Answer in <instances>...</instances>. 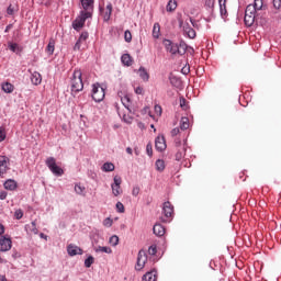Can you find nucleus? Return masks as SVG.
<instances>
[{"label": "nucleus", "instance_id": "50", "mask_svg": "<svg viewBox=\"0 0 281 281\" xmlns=\"http://www.w3.org/2000/svg\"><path fill=\"white\" fill-rule=\"evenodd\" d=\"M179 133H181V128L175 127V128L171 131V136H172V137H177V135H179Z\"/></svg>", "mask_w": 281, "mask_h": 281}, {"label": "nucleus", "instance_id": "25", "mask_svg": "<svg viewBox=\"0 0 281 281\" xmlns=\"http://www.w3.org/2000/svg\"><path fill=\"white\" fill-rule=\"evenodd\" d=\"M138 75H139V78H142V80H144V82H148L150 76L148 75V71H146V68L140 67L138 69Z\"/></svg>", "mask_w": 281, "mask_h": 281}, {"label": "nucleus", "instance_id": "28", "mask_svg": "<svg viewBox=\"0 0 281 281\" xmlns=\"http://www.w3.org/2000/svg\"><path fill=\"white\" fill-rule=\"evenodd\" d=\"M186 52H188V44H186V42L183 41H180V43L178 44V54L180 56H183Z\"/></svg>", "mask_w": 281, "mask_h": 281}, {"label": "nucleus", "instance_id": "32", "mask_svg": "<svg viewBox=\"0 0 281 281\" xmlns=\"http://www.w3.org/2000/svg\"><path fill=\"white\" fill-rule=\"evenodd\" d=\"M94 251L97 254H112L113 250H111V247H106V246H98L97 248H94Z\"/></svg>", "mask_w": 281, "mask_h": 281}, {"label": "nucleus", "instance_id": "46", "mask_svg": "<svg viewBox=\"0 0 281 281\" xmlns=\"http://www.w3.org/2000/svg\"><path fill=\"white\" fill-rule=\"evenodd\" d=\"M14 216L18 221H21V218H23V211L22 210H16L14 212Z\"/></svg>", "mask_w": 281, "mask_h": 281}, {"label": "nucleus", "instance_id": "52", "mask_svg": "<svg viewBox=\"0 0 281 281\" xmlns=\"http://www.w3.org/2000/svg\"><path fill=\"white\" fill-rule=\"evenodd\" d=\"M134 91H135L136 95H143L144 94V88H142V87H136Z\"/></svg>", "mask_w": 281, "mask_h": 281}, {"label": "nucleus", "instance_id": "18", "mask_svg": "<svg viewBox=\"0 0 281 281\" xmlns=\"http://www.w3.org/2000/svg\"><path fill=\"white\" fill-rule=\"evenodd\" d=\"M222 19H227V0H218Z\"/></svg>", "mask_w": 281, "mask_h": 281}, {"label": "nucleus", "instance_id": "63", "mask_svg": "<svg viewBox=\"0 0 281 281\" xmlns=\"http://www.w3.org/2000/svg\"><path fill=\"white\" fill-rule=\"evenodd\" d=\"M40 237H41V238H44V240H47V235H45L44 233H41V234H40Z\"/></svg>", "mask_w": 281, "mask_h": 281}, {"label": "nucleus", "instance_id": "51", "mask_svg": "<svg viewBox=\"0 0 281 281\" xmlns=\"http://www.w3.org/2000/svg\"><path fill=\"white\" fill-rule=\"evenodd\" d=\"M5 139V130L3 127H0V142H3Z\"/></svg>", "mask_w": 281, "mask_h": 281}, {"label": "nucleus", "instance_id": "9", "mask_svg": "<svg viewBox=\"0 0 281 281\" xmlns=\"http://www.w3.org/2000/svg\"><path fill=\"white\" fill-rule=\"evenodd\" d=\"M113 181L114 182L111 184L112 194L120 196V194H122V178L120 176H115Z\"/></svg>", "mask_w": 281, "mask_h": 281}, {"label": "nucleus", "instance_id": "10", "mask_svg": "<svg viewBox=\"0 0 281 281\" xmlns=\"http://www.w3.org/2000/svg\"><path fill=\"white\" fill-rule=\"evenodd\" d=\"M176 146L178 151L176 154V161H181L186 157V150H188V145L184 143L181 146V139H176Z\"/></svg>", "mask_w": 281, "mask_h": 281}, {"label": "nucleus", "instance_id": "49", "mask_svg": "<svg viewBox=\"0 0 281 281\" xmlns=\"http://www.w3.org/2000/svg\"><path fill=\"white\" fill-rule=\"evenodd\" d=\"M103 225H104L105 227H111V225H113V221L108 217V218H105V220L103 221Z\"/></svg>", "mask_w": 281, "mask_h": 281}, {"label": "nucleus", "instance_id": "38", "mask_svg": "<svg viewBox=\"0 0 281 281\" xmlns=\"http://www.w3.org/2000/svg\"><path fill=\"white\" fill-rule=\"evenodd\" d=\"M85 187L83 186H80V184H75V192L76 194H79V195H85Z\"/></svg>", "mask_w": 281, "mask_h": 281}, {"label": "nucleus", "instance_id": "43", "mask_svg": "<svg viewBox=\"0 0 281 281\" xmlns=\"http://www.w3.org/2000/svg\"><path fill=\"white\" fill-rule=\"evenodd\" d=\"M89 38V32H82L78 38L79 43H85Z\"/></svg>", "mask_w": 281, "mask_h": 281}, {"label": "nucleus", "instance_id": "16", "mask_svg": "<svg viewBox=\"0 0 281 281\" xmlns=\"http://www.w3.org/2000/svg\"><path fill=\"white\" fill-rule=\"evenodd\" d=\"M8 172V157L0 156V177Z\"/></svg>", "mask_w": 281, "mask_h": 281}, {"label": "nucleus", "instance_id": "26", "mask_svg": "<svg viewBox=\"0 0 281 281\" xmlns=\"http://www.w3.org/2000/svg\"><path fill=\"white\" fill-rule=\"evenodd\" d=\"M5 190L14 191L16 182L13 179H9L3 183Z\"/></svg>", "mask_w": 281, "mask_h": 281}, {"label": "nucleus", "instance_id": "37", "mask_svg": "<svg viewBox=\"0 0 281 281\" xmlns=\"http://www.w3.org/2000/svg\"><path fill=\"white\" fill-rule=\"evenodd\" d=\"M160 30H161V26L159 25V23H155L154 27H153V36H154V38H159Z\"/></svg>", "mask_w": 281, "mask_h": 281}, {"label": "nucleus", "instance_id": "1", "mask_svg": "<svg viewBox=\"0 0 281 281\" xmlns=\"http://www.w3.org/2000/svg\"><path fill=\"white\" fill-rule=\"evenodd\" d=\"M179 27L187 38H196V31L199 30V22L189 15L178 18Z\"/></svg>", "mask_w": 281, "mask_h": 281}, {"label": "nucleus", "instance_id": "45", "mask_svg": "<svg viewBox=\"0 0 281 281\" xmlns=\"http://www.w3.org/2000/svg\"><path fill=\"white\" fill-rule=\"evenodd\" d=\"M116 210L120 214H124V204L122 202H117Z\"/></svg>", "mask_w": 281, "mask_h": 281}, {"label": "nucleus", "instance_id": "2", "mask_svg": "<svg viewBox=\"0 0 281 281\" xmlns=\"http://www.w3.org/2000/svg\"><path fill=\"white\" fill-rule=\"evenodd\" d=\"M71 91L79 93L85 89V83L82 82V71L80 69H75L72 77L70 78Z\"/></svg>", "mask_w": 281, "mask_h": 281}, {"label": "nucleus", "instance_id": "3", "mask_svg": "<svg viewBox=\"0 0 281 281\" xmlns=\"http://www.w3.org/2000/svg\"><path fill=\"white\" fill-rule=\"evenodd\" d=\"M91 16L92 15L89 11L88 12L80 11V14L72 22L74 30H76L77 32H80V30L85 27V23L87 22V19H91Z\"/></svg>", "mask_w": 281, "mask_h": 281}, {"label": "nucleus", "instance_id": "24", "mask_svg": "<svg viewBox=\"0 0 281 281\" xmlns=\"http://www.w3.org/2000/svg\"><path fill=\"white\" fill-rule=\"evenodd\" d=\"M9 49L11 52H13V54H21V52H23V47H21L19 44L16 43H12V42H9Z\"/></svg>", "mask_w": 281, "mask_h": 281}, {"label": "nucleus", "instance_id": "15", "mask_svg": "<svg viewBox=\"0 0 281 281\" xmlns=\"http://www.w3.org/2000/svg\"><path fill=\"white\" fill-rule=\"evenodd\" d=\"M67 251L70 256H82V248L74 244L68 245Z\"/></svg>", "mask_w": 281, "mask_h": 281}, {"label": "nucleus", "instance_id": "17", "mask_svg": "<svg viewBox=\"0 0 281 281\" xmlns=\"http://www.w3.org/2000/svg\"><path fill=\"white\" fill-rule=\"evenodd\" d=\"M31 82L32 85H35V87H38V85L43 82V77L40 75L38 71H34L31 74Z\"/></svg>", "mask_w": 281, "mask_h": 281}, {"label": "nucleus", "instance_id": "44", "mask_svg": "<svg viewBox=\"0 0 281 281\" xmlns=\"http://www.w3.org/2000/svg\"><path fill=\"white\" fill-rule=\"evenodd\" d=\"M148 254H149V256H156L157 255V246L156 245H151L148 248Z\"/></svg>", "mask_w": 281, "mask_h": 281}, {"label": "nucleus", "instance_id": "5", "mask_svg": "<svg viewBox=\"0 0 281 281\" xmlns=\"http://www.w3.org/2000/svg\"><path fill=\"white\" fill-rule=\"evenodd\" d=\"M48 170H50V172L55 176V177H63L65 175V170H63L60 168V166H58L56 164V158L54 157H48L45 161Z\"/></svg>", "mask_w": 281, "mask_h": 281}, {"label": "nucleus", "instance_id": "20", "mask_svg": "<svg viewBox=\"0 0 281 281\" xmlns=\"http://www.w3.org/2000/svg\"><path fill=\"white\" fill-rule=\"evenodd\" d=\"M25 232L27 234H38V228L36 227V221H33L31 224H26L24 226Z\"/></svg>", "mask_w": 281, "mask_h": 281}, {"label": "nucleus", "instance_id": "21", "mask_svg": "<svg viewBox=\"0 0 281 281\" xmlns=\"http://www.w3.org/2000/svg\"><path fill=\"white\" fill-rule=\"evenodd\" d=\"M121 61L125 67H131L133 65V57L130 54H123L121 56Z\"/></svg>", "mask_w": 281, "mask_h": 281}, {"label": "nucleus", "instance_id": "29", "mask_svg": "<svg viewBox=\"0 0 281 281\" xmlns=\"http://www.w3.org/2000/svg\"><path fill=\"white\" fill-rule=\"evenodd\" d=\"M121 102L123 106H125V109H127V111H130L131 113V97H128V94H125L123 98H121Z\"/></svg>", "mask_w": 281, "mask_h": 281}, {"label": "nucleus", "instance_id": "8", "mask_svg": "<svg viewBox=\"0 0 281 281\" xmlns=\"http://www.w3.org/2000/svg\"><path fill=\"white\" fill-rule=\"evenodd\" d=\"M146 262H148V255L146 254V250H139L135 266L136 271H142V269L146 267Z\"/></svg>", "mask_w": 281, "mask_h": 281}, {"label": "nucleus", "instance_id": "19", "mask_svg": "<svg viewBox=\"0 0 281 281\" xmlns=\"http://www.w3.org/2000/svg\"><path fill=\"white\" fill-rule=\"evenodd\" d=\"M153 232L155 236L161 237L166 234V227L161 224H155L153 227Z\"/></svg>", "mask_w": 281, "mask_h": 281}, {"label": "nucleus", "instance_id": "11", "mask_svg": "<svg viewBox=\"0 0 281 281\" xmlns=\"http://www.w3.org/2000/svg\"><path fill=\"white\" fill-rule=\"evenodd\" d=\"M162 45H165V49H167L169 54H172L173 56L179 54V44H176L170 40H164Z\"/></svg>", "mask_w": 281, "mask_h": 281}, {"label": "nucleus", "instance_id": "34", "mask_svg": "<svg viewBox=\"0 0 281 281\" xmlns=\"http://www.w3.org/2000/svg\"><path fill=\"white\" fill-rule=\"evenodd\" d=\"M156 170L164 172V170H166V162L161 159L156 160Z\"/></svg>", "mask_w": 281, "mask_h": 281}, {"label": "nucleus", "instance_id": "6", "mask_svg": "<svg viewBox=\"0 0 281 281\" xmlns=\"http://www.w3.org/2000/svg\"><path fill=\"white\" fill-rule=\"evenodd\" d=\"M172 214H175V207L170 202H165L162 205V216L160 217L161 223H170Z\"/></svg>", "mask_w": 281, "mask_h": 281}, {"label": "nucleus", "instance_id": "23", "mask_svg": "<svg viewBox=\"0 0 281 281\" xmlns=\"http://www.w3.org/2000/svg\"><path fill=\"white\" fill-rule=\"evenodd\" d=\"M143 281H157V271H149L143 276Z\"/></svg>", "mask_w": 281, "mask_h": 281}, {"label": "nucleus", "instance_id": "12", "mask_svg": "<svg viewBox=\"0 0 281 281\" xmlns=\"http://www.w3.org/2000/svg\"><path fill=\"white\" fill-rule=\"evenodd\" d=\"M12 249V239L10 237H0V251H10Z\"/></svg>", "mask_w": 281, "mask_h": 281}, {"label": "nucleus", "instance_id": "59", "mask_svg": "<svg viewBox=\"0 0 281 281\" xmlns=\"http://www.w3.org/2000/svg\"><path fill=\"white\" fill-rule=\"evenodd\" d=\"M132 194L133 196H137V194H139V188H134Z\"/></svg>", "mask_w": 281, "mask_h": 281}, {"label": "nucleus", "instance_id": "14", "mask_svg": "<svg viewBox=\"0 0 281 281\" xmlns=\"http://www.w3.org/2000/svg\"><path fill=\"white\" fill-rule=\"evenodd\" d=\"M156 150L164 153L166 150V138L164 136H158L155 140Z\"/></svg>", "mask_w": 281, "mask_h": 281}, {"label": "nucleus", "instance_id": "55", "mask_svg": "<svg viewBox=\"0 0 281 281\" xmlns=\"http://www.w3.org/2000/svg\"><path fill=\"white\" fill-rule=\"evenodd\" d=\"M123 120L126 122V124H131V122H133V119L126 114H123Z\"/></svg>", "mask_w": 281, "mask_h": 281}, {"label": "nucleus", "instance_id": "62", "mask_svg": "<svg viewBox=\"0 0 281 281\" xmlns=\"http://www.w3.org/2000/svg\"><path fill=\"white\" fill-rule=\"evenodd\" d=\"M126 153H127L128 155H133V149H132L131 147H127V148H126Z\"/></svg>", "mask_w": 281, "mask_h": 281}, {"label": "nucleus", "instance_id": "56", "mask_svg": "<svg viewBox=\"0 0 281 281\" xmlns=\"http://www.w3.org/2000/svg\"><path fill=\"white\" fill-rule=\"evenodd\" d=\"M205 5L207 8H214V0H205Z\"/></svg>", "mask_w": 281, "mask_h": 281}, {"label": "nucleus", "instance_id": "7", "mask_svg": "<svg viewBox=\"0 0 281 281\" xmlns=\"http://www.w3.org/2000/svg\"><path fill=\"white\" fill-rule=\"evenodd\" d=\"M106 95L104 87L100 86V83L92 85V99L94 102H102Z\"/></svg>", "mask_w": 281, "mask_h": 281}, {"label": "nucleus", "instance_id": "22", "mask_svg": "<svg viewBox=\"0 0 281 281\" xmlns=\"http://www.w3.org/2000/svg\"><path fill=\"white\" fill-rule=\"evenodd\" d=\"M112 13H113V4L108 3L103 13L104 21H110Z\"/></svg>", "mask_w": 281, "mask_h": 281}, {"label": "nucleus", "instance_id": "61", "mask_svg": "<svg viewBox=\"0 0 281 281\" xmlns=\"http://www.w3.org/2000/svg\"><path fill=\"white\" fill-rule=\"evenodd\" d=\"M182 74H184V75H186V74H190V68H183V69H182Z\"/></svg>", "mask_w": 281, "mask_h": 281}, {"label": "nucleus", "instance_id": "42", "mask_svg": "<svg viewBox=\"0 0 281 281\" xmlns=\"http://www.w3.org/2000/svg\"><path fill=\"white\" fill-rule=\"evenodd\" d=\"M124 40H125V43H131V41H133V34H131V31H125Z\"/></svg>", "mask_w": 281, "mask_h": 281}, {"label": "nucleus", "instance_id": "30", "mask_svg": "<svg viewBox=\"0 0 281 281\" xmlns=\"http://www.w3.org/2000/svg\"><path fill=\"white\" fill-rule=\"evenodd\" d=\"M1 88H2V91H4V93H12V91H14V85L10 82L2 83Z\"/></svg>", "mask_w": 281, "mask_h": 281}, {"label": "nucleus", "instance_id": "48", "mask_svg": "<svg viewBox=\"0 0 281 281\" xmlns=\"http://www.w3.org/2000/svg\"><path fill=\"white\" fill-rule=\"evenodd\" d=\"M146 153H147L148 157H153V145L151 144H147Z\"/></svg>", "mask_w": 281, "mask_h": 281}, {"label": "nucleus", "instance_id": "53", "mask_svg": "<svg viewBox=\"0 0 281 281\" xmlns=\"http://www.w3.org/2000/svg\"><path fill=\"white\" fill-rule=\"evenodd\" d=\"M5 199H8V192L0 191V201H5Z\"/></svg>", "mask_w": 281, "mask_h": 281}, {"label": "nucleus", "instance_id": "64", "mask_svg": "<svg viewBox=\"0 0 281 281\" xmlns=\"http://www.w3.org/2000/svg\"><path fill=\"white\" fill-rule=\"evenodd\" d=\"M0 281H8V279L5 278V276L0 274Z\"/></svg>", "mask_w": 281, "mask_h": 281}, {"label": "nucleus", "instance_id": "27", "mask_svg": "<svg viewBox=\"0 0 281 281\" xmlns=\"http://www.w3.org/2000/svg\"><path fill=\"white\" fill-rule=\"evenodd\" d=\"M190 128V119L183 116L180 121V131H188Z\"/></svg>", "mask_w": 281, "mask_h": 281}, {"label": "nucleus", "instance_id": "41", "mask_svg": "<svg viewBox=\"0 0 281 281\" xmlns=\"http://www.w3.org/2000/svg\"><path fill=\"white\" fill-rule=\"evenodd\" d=\"M117 243H120V237H117V235L110 237V245H112V247H116Z\"/></svg>", "mask_w": 281, "mask_h": 281}, {"label": "nucleus", "instance_id": "60", "mask_svg": "<svg viewBox=\"0 0 281 281\" xmlns=\"http://www.w3.org/2000/svg\"><path fill=\"white\" fill-rule=\"evenodd\" d=\"M155 111L158 113V115H161V108L160 105H155Z\"/></svg>", "mask_w": 281, "mask_h": 281}, {"label": "nucleus", "instance_id": "4", "mask_svg": "<svg viewBox=\"0 0 281 281\" xmlns=\"http://www.w3.org/2000/svg\"><path fill=\"white\" fill-rule=\"evenodd\" d=\"M256 12H258V11L254 7V4H248L246 7L244 23L248 27H251V25H254V23L256 22Z\"/></svg>", "mask_w": 281, "mask_h": 281}, {"label": "nucleus", "instance_id": "36", "mask_svg": "<svg viewBox=\"0 0 281 281\" xmlns=\"http://www.w3.org/2000/svg\"><path fill=\"white\" fill-rule=\"evenodd\" d=\"M177 10V0H169L167 4V12H175Z\"/></svg>", "mask_w": 281, "mask_h": 281}, {"label": "nucleus", "instance_id": "54", "mask_svg": "<svg viewBox=\"0 0 281 281\" xmlns=\"http://www.w3.org/2000/svg\"><path fill=\"white\" fill-rule=\"evenodd\" d=\"M180 106L181 109H183L186 111V109H188V105H186V99L184 98H181L180 99Z\"/></svg>", "mask_w": 281, "mask_h": 281}, {"label": "nucleus", "instance_id": "33", "mask_svg": "<svg viewBox=\"0 0 281 281\" xmlns=\"http://www.w3.org/2000/svg\"><path fill=\"white\" fill-rule=\"evenodd\" d=\"M15 12H19V7H16L14 4H9V7L7 8V14L9 16H14Z\"/></svg>", "mask_w": 281, "mask_h": 281}, {"label": "nucleus", "instance_id": "58", "mask_svg": "<svg viewBox=\"0 0 281 281\" xmlns=\"http://www.w3.org/2000/svg\"><path fill=\"white\" fill-rule=\"evenodd\" d=\"M5 234V226L3 224H0V236H3Z\"/></svg>", "mask_w": 281, "mask_h": 281}, {"label": "nucleus", "instance_id": "31", "mask_svg": "<svg viewBox=\"0 0 281 281\" xmlns=\"http://www.w3.org/2000/svg\"><path fill=\"white\" fill-rule=\"evenodd\" d=\"M101 170L103 172H113V170H115V165H113V162H105L101 167Z\"/></svg>", "mask_w": 281, "mask_h": 281}, {"label": "nucleus", "instance_id": "57", "mask_svg": "<svg viewBox=\"0 0 281 281\" xmlns=\"http://www.w3.org/2000/svg\"><path fill=\"white\" fill-rule=\"evenodd\" d=\"M82 42H80L79 40L76 42V44H75V46H74V49H75V52H78V50H80V44H81Z\"/></svg>", "mask_w": 281, "mask_h": 281}, {"label": "nucleus", "instance_id": "35", "mask_svg": "<svg viewBox=\"0 0 281 281\" xmlns=\"http://www.w3.org/2000/svg\"><path fill=\"white\" fill-rule=\"evenodd\" d=\"M55 45L56 43L54 42V40H50L46 47V52L48 56H52L54 54Z\"/></svg>", "mask_w": 281, "mask_h": 281}, {"label": "nucleus", "instance_id": "39", "mask_svg": "<svg viewBox=\"0 0 281 281\" xmlns=\"http://www.w3.org/2000/svg\"><path fill=\"white\" fill-rule=\"evenodd\" d=\"M93 262H95V258H93V256H89L86 260H85V267L87 269L91 268V265H93Z\"/></svg>", "mask_w": 281, "mask_h": 281}, {"label": "nucleus", "instance_id": "40", "mask_svg": "<svg viewBox=\"0 0 281 281\" xmlns=\"http://www.w3.org/2000/svg\"><path fill=\"white\" fill-rule=\"evenodd\" d=\"M262 5H263V2L262 0H255L254 1V4H252V8H255V10H262Z\"/></svg>", "mask_w": 281, "mask_h": 281}, {"label": "nucleus", "instance_id": "13", "mask_svg": "<svg viewBox=\"0 0 281 281\" xmlns=\"http://www.w3.org/2000/svg\"><path fill=\"white\" fill-rule=\"evenodd\" d=\"M82 11L81 12H90V14H93V4L94 0H80Z\"/></svg>", "mask_w": 281, "mask_h": 281}, {"label": "nucleus", "instance_id": "47", "mask_svg": "<svg viewBox=\"0 0 281 281\" xmlns=\"http://www.w3.org/2000/svg\"><path fill=\"white\" fill-rule=\"evenodd\" d=\"M272 4H273L274 10H280L281 0H272Z\"/></svg>", "mask_w": 281, "mask_h": 281}]
</instances>
